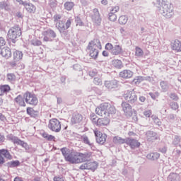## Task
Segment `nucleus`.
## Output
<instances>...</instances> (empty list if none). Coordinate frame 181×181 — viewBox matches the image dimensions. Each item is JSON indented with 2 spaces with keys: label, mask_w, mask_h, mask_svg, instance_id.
Segmentation results:
<instances>
[{
  "label": "nucleus",
  "mask_w": 181,
  "mask_h": 181,
  "mask_svg": "<svg viewBox=\"0 0 181 181\" xmlns=\"http://www.w3.org/2000/svg\"><path fill=\"white\" fill-rule=\"evenodd\" d=\"M61 152L66 162H69V163L74 165L90 162L91 158H93V153L91 152L81 153L74 150H70L66 147L61 148Z\"/></svg>",
  "instance_id": "f257e3e1"
},
{
  "label": "nucleus",
  "mask_w": 181,
  "mask_h": 181,
  "mask_svg": "<svg viewBox=\"0 0 181 181\" xmlns=\"http://www.w3.org/2000/svg\"><path fill=\"white\" fill-rule=\"evenodd\" d=\"M103 49V45H101V41L98 38H95L88 42L86 47V51L88 52L90 57L96 60L98 57L99 50Z\"/></svg>",
  "instance_id": "f03ea898"
},
{
  "label": "nucleus",
  "mask_w": 181,
  "mask_h": 181,
  "mask_svg": "<svg viewBox=\"0 0 181 181\" xmlns=\"http://www.w3.org/2000/svg\"><path fill=\"white\" fill-rule=\"evenodd\" d=\"M95 112L99 117H112L117 112L115 107L108 103H104L95 108Z\"/></svg>",
  "instance_id": "7ed1b4c3"
},
{
  "label": "nucleus",
  "mask_w": 181,
  "mask_h": 181,
  "mask_svg": "<svg viewBox=\"0 0 181 181\" xmlns=\"http://www.w3.org/2000/svg\"><path fill=\"white\" fill-rule=\"evenodd\" d=\"M160 11L163 16L172 18L173 16V6L168 0H158Z\"/></svg>",
  "instance_id": "20e7f679"
},
{
  "label": "nucleus",
  "mask_w": 181,
  "mask_h": 181,
  "mask_svg": "<svg viewBox=\"0 0 181 181\" xmlns=\"http://www.w3.org/2000/svg\"><path fill=\"white\" fill-rule=\"evenodd\" d=\"M21 36H22V30L19 26L16 25L11 28L7 33V37L12 43H16L18 38L21 37Z\"/></svg>",
  "instance_id": "39448f33"
},
{
  "label": "nucleus",
  "mask_w": 181,
  "mask_h": 181,
  "mask_svg": "<svg viewBox=\"0 0 181 181\" xmlns=\"http://www.w3.org/2000/svg\"><path fill=\"white\" fill-rule=\"evenodd\" d=\"M23 97L26 104H28L29 105L36 107V105L39 104V100L35 93L27 91L23 94Z\"/></svg>",
  "instance_id": "423d86ee"
},
{
  "label": "nucleus",
  "mask_w": 181,
  "mask_h": 181,
  "mask_svg": "<svg viewBox=\"0 0 181 181\" xmlns=\"http://www.w3.org/2000/svg\"><path fill=\"white\" fill-rule=\"evenodd\" d=\"M105 49L110 52L112 56H119L124 53V49L122 47L119 45H115V46L112 44L108 42L105 45Z\"/></svg>",
  "instance_id": "0eeeda50"
},
{
  "label": "nucleus",
  "mask_w": 181,
  "mask_h": 181,
  "mask_svg": "<svg viewBox=\"0 0 181 181\" xmlns=\"http://www.w3.org/2000/svg\"><path fill=\"white\" fill-rule=\"evenodd\" d=\"M71 23H73V18H69L65 23H64L63 21H59L57 22L56 28L61 33H66V30H67V29H69V28L71 26Z\"/></svg>",
  "instance_id": "6e6552de"
},
{
  "label": "nucleus",
  "mask_w": 181,
  "mask_h": 181,
  "mask_svg": "<svg viewBox=\"0 0 181 181\" xmlns=\"http://www.w3.org/2000/svg\"><path fill=\"white\" fill-rule=\"evenodd\" d=\"M123 98L127 103H129V104H135V103L138 101V96L134 90L124 91Z\"/></svg>",
  "instance_id": "1a4fd4ad"
},
{
  "label": "nucleus",
  "mask_w": 181,
  "mask_h": 181,
  "mask_svg": "<svg viewBox=\"0 0 181 181\" xmlns=\"http://www.w3.org/2000/svg\"><path fill=\"white\" fill-rule=\"evenodd\" d=\"M98 168V163L96 161L93 162H86L79 166L81 170H91L92 172H95Z\"/></svg>",
  "instance_id": "9d476101"
},
{
  "label": "nucleus",
  "mask_w": 181,
  "mask_h": 181,
  "mask_svg": "<svg viewBox=\"0 0 181 181\" xmlns=\"http://www.w3.org/2000/svg\"><path fill=\"white\" fill-rule=\"evenodd\" d=\"M48 128L53 132L62 131V123L57 119H51L48 124Z\"/></svg>",
  "instance_id": "9b49d317"
},
{
  "label": "nucleus",
  "mask_w": 181,
  "mask_h": 181,
  "mask_svg": "<svg viewBox=\"0 0 181 181\" xmlns=\"http://www.w3.org/2000/svg\"><path fill=\"white\" fill-rule=\"evenodd\" d=\"M122 111L127 117H132V114H136V110L132 109V106L127 102H122L121 104Z\"/></svg>",
  "instance_id": "f8f14e48"
},
{
  "label": "nucleus",
  "mask_w": 181,
  "mask_h": 181,
  "mask_svg": "<svg viewBox=\"0 0 181 181\" xmlns=\"http://www.w3.org/2000/svg\"><path fill=\"white\" fill-rule=\"evenodd\" d=\"M42 36H44V42H52L56 37V33L52 29H49L42 33Z\"/></svg>",
  "instance_id": "ddd939ff"
},
{
  "label": "nucleus",
  "mask_w": 181,
  "mask_h": 181,
  "mask_svg": "<svg viewBox=\"0 0 181 181\" xmlns=\"http://www.w3.org/2000/svg\"><path fill=\"white\" fill-rule=\"evenodd\" d=\"M126 144L132 149H138V148L141 147V142H139V141H138L136 139L131 137H128L126 139Z\"/></svg>",
  "instance_id": "4468645a"
},
{
  "label": "nucleus",
  "mask_w": 181,
  "mask_h": 181,
  "mask_svg": "<svg viewBox=\"0 0 181 181\" xmlns=\"http://www.w3.org/2000/svg\"><path fill=\"white\" fill-rule=\"evenodd\" d=\"M95 136H96V141L100 145H104L107 141V134L101 133L100 131L94 130Z\"/></svg>",
  "instance_id": "2eb2a0df"
},
{
  "label": "nucleus",
  "mask_w": 181,
  "mask_h": 181,
  "mask_svg": "<svg viewBox=\"0 0 181 181\" xmlns=\"http://www.w3.org/2000/svg\"><path fill=\"white\" fill-rule=\"evenodd\" d=\"M110 118L111 117L108 116H103V117L98 118L96 122L97 127H107V125H110Z\"/></svg>",
  "instance_id": "dca6fc26"
},
{
  "label": "nucleus",
  "mask_w": 181,
  "mask_h": 181,
  "mask_svg": "<svg viewBox=\"0 0 181 181\" xmlns=\"http://www.w3.org/2000/svg\"><path fill=\"white\" fill-rule=\"evenodd\" d=\"M93 13L94 15L92 16L93 22H94L95 25H98V26H100L101 25L103 19L101 18V16L100 15V11H98V8H94Z\"/></svg>",
  "instance_id": "f3484780"
},
{
  "label": "nucleus",
  "mask_w": 181,
  "mask_h": 181,
  "mask_svg": "<svg viewBox=\"0 0 181 181\" xmlns=\"http://www.w3.org/2000/svg\"><path fill=\"white\" fill-rule=\"evenodd\" d=\"M119 77L124 80H128L134 77V72L129 69H124L119 72Z\"/></svg>",
  "instance_id": "a211bd4d"
},
{
  "label": "nucleus",
  "mask_w": 181,
  "mask_h": 181,
  "mask_svg": "<svg viewBox=\"0 0 181 181\" xmlns=\"http://www.w3.org/2000/svg\"><path fill=\"white\" fill-rule=\"evenodd\" d=\"M83 117L80 113H74L72 114V117L71 118V124H80L83 119Z\"/></svg>",
  "instance_id": "6ab92c4d"
},
{
  "label": "nucleus",
  "mask_w": 181,
  "mask_h": 181,
  "mask_svg": "<svg viewBox=\"0 0 181 181\" xmlns=\"http://www.w3.org/2000/svg\"><path fill=\"white\" fill-rule=\"evenodd\" d=\"M105 86L108 90H112V88H117L118 87V81L112 79L111 81H105Z\"/></svg>",
  "instance_id": "aec40b11"
},
{
  "label": "nucleus",
  "mask_w": 181,
  "mask_h": 181,
  "mask_svg": "<svg viewBox=\"0 0 181 181\" xmlns=\"http://www.w3.org/2000/svg\"><path fill=\"white\" fill-rule=\"evenodd\" d=\"M146 138H147V141H148V142H153V141H156V140L159 139V136H158L156 133H155L152 131L148 132L146 133Z\"/></svg>",
  "instance_id": "412c9836"
},
{
  "label": "nucleus",
  "mask_w": 181,
  "mask_h": 181,
  "mask_svg": "<svg viewBox=\"0 0 181 181\" xmlns=\"http://www.w3.org/2000/svg\"><path fill=\"white\" fill-rule=\"evenodd\" d=\"M1 55L2 57H4V59H9V57L12 56L11 48L8 47H4L1 51Z\"/></svg>",
  "instance_id": "4be33fe9"
},
{
  "label": "nucleus",
  "mask_w": 181,
  "mask_h": 181,
  "mask_svg": "<svg viewBox=\"0 0 181 181\" xmlns=\"http://www.w3.org/2000/svg\"><path fill=\"white\" fill-rule=\"evenodd\" d=\"M171 49L175 52H181V42L179 40H175L171 43Z\"/></svg>",
  "instance_id": "5701e85b"
},
{
  "label": "nucleus",
  "mask_w": 181,
  "mask_h": 181,
  "mask_svg": "<svg viewBox=\"0 0 181 181\" xmlns=\"http://www.w3.org/2000/svg\"><path fill=\"white\" fill-rule=\"evenodd\" d=\"M24 7L29 13H35L36 12V6L32 3H25Z\"/></svg>",
  "instance_id": "b1692460"
},
{
  "label": "nucleus",
  "mask_w": 181,
  "mask_h": 181,
  "mask_svg": "<svg viewBox=\"0 0 181 181\" xmlns=\"http://www.w3.org/2000/svg\"><path fill=\"white\" fill-rule=\"evenodd\" d=\"M15 102L18 105H20V107H26V103H25V98L21 95H18L15 98Z\"/></svg>",
  "instance_id": "393cba45"
},
{
  "label": "nucleus",
  "mask_w": 181,
  "mask_h": 181,
  "mask_svg": "<svg viewBox=\"0 0 181 181\" xmlns=\"http://www.w3.org/2000/svg\"><path fill=\"white\" fill-rule=\"evenodd\" d=\"M11 91V86L9 85H1L0 86V96L4 94H8Z\"/></svg>",
  "instance_id": "a878e982"
},
{
  "label": "nucleus",
  "mask_w": 181,
  "mask_h": 181,
  "mask_svg": "<svg viewBox=\"0 0 181 181\" xmlns=\"http://www.w3.org/2000/svg\"><path fill=\"white\" fill-rule=\"evenodd\" d=\"M13 57L15 62H21L23 58V53L21 51L16 50L13 54Z\"/></svg>",
  "instance_id": "bb28decb"
},
{
  "label": "nucleus",
  "mask_w": 181,
  "mask_h": 181,
  "mask_svg": "<svg viewBox=\"0 0 181 181\" xmlns=\"http://www.w3.org/2000/svg\"><path fill=\"white\" fill-rule=\"evenodd\" d=\"M0 153H1V155L4 156L6 159H8V160H12V155H11V153L7 149H1Z\"/></svg>",
  "instance_id": "cd10ccee"
},
{
  "label": "nucleus",
  "mask_w": 181,
  "mask_h": 181,
  "mask_svg": "<svg viewBox=\"0 0 181 181\" xmlns=\"http://www.w3.org/2000/svg\"><path fill=\"white\" fill-rule=\"evenodd\" d=\"M160 157V154L159 153H151L147 155V159H150V160H156V159H159Z\"/></svg>",
  "instance_id": "c85d7f7f"
},
{
  "label": "nucleus",
  "mask_w": 181,
  "mask_h": 181,
  "mask_svg": "<svg viewBox=\"0 0 181 181\" xmlns=\"http://www.w3.org/2000/svg\"><path fill=\"white\" fill-rule=\"evenodd\" d=\"M27 114L28 115H30V117H36L37 116V114H39V112L33 110V107H27Z\"/></svg>",
  "instance_id": "c756f323"
},
{
  "label": "nucleus",
  "mask_w": 181,
  "mask_h": 181,
  "mask_svg": "<svg viewBox=\"0 0 181 181\" xmlns=\"http://www.w3.org/2000/svg\"><path fill=\"white\" fill-rule=\"evenodd\" d=\"M112 64L113 67L116 69H122V61L119 59H114L112 61Z\"/></svg>",
  "instance_id": "7c9ffc66"
},
{
  "label": "nucleus",
  "mask_w": 181,
  "mask_h": 181,
  "mask_svg": "<svg viewBox=\"0 0 181 181\" xmlns=\"http://www.w3.org/2000/svg\"><path fill=\"white\" fill-rule=\"evenodd\" d=\"M113 142L114 144H119V145L122 144H127V139H122L119 136H115L113 138Z\"/></svg>",
  "instance_id": "2f4dec72"
},
{
  "label": "nucleus",
  "mask_w": 181,
  "mask_h": 181,
  "mask_svg": "<svg viewBox=\"0 0 181 181\" xmlns=\"http://www.w3.org/2000/svg\"><path fill=\"white\" fill-rule=\"evenodd\" d=\"M64 8L66 11H71L74 8V2L73 1H66L64 4Z\"/></svg>",
  "instance_id": "473e14b6"
},
{
  "label": "nucleus",
  "mask_w": 181,
  "mask_h": 181,
  "mask_svg": "<svg viewBox=\"0 0 181 181\" xmlns=\"http://www.w3.org/2000/svg\"><path fill=\"white\" fill-rule=\"evenodd\" d=\"M17 145H20L21 146H22V148H24L26 151H29L30 149L29 144H28V143L21 139L18 141V143H17Z\"/></svg>",
  "instance_id": "72a5a7b5"
},
{
  "label": "nucleus",
  "mask_w": 181,
  "mask_h": 181,
  "mask_svg": "<svg viewBox=\"0 0 181 181\" xmlns=\"http://www.w3.org/2000/svg\"><path fill=\"white\" fill-rule=\"evenodd\" d=\"M42 136L47 141H54L56 139V137H54V136L48 134L46 132L42 133Z\"/></svg>",
  "instance_id": "f704fd0d"
},
{
  "label": "nucleus",
  "mask_w": 181,
  "mask_h": 181,
  "mask_svg": "<svg viewBox=\"0 0 181 181\" xmlns=\"http://www.w3.org/2000/svg\"><path fill=\"white\" fill-rule=\"evenodd\" d=\"M135 56L137 57H142V56H144V50L139 47H136Z\"/></svg>",
  "instance_id": "c9c22d12"
},
{
  "label": "nucleus",
  "mask_w": 181,
  "mask_h": 181,
  "mask_svg": "<svg viewBox=\"0 0 181 181\" xmlns=\"http://www.w3.org/2000/svg\"><path fill=\"white\" fill-rule=\"evenodd\" d=\"M128 22V17L127 16H122L119 18V23L120 25H125Z\"/></svg>",
  "instance_id": "e433bc0d"
},
{
  "label": "nucleus",
  "mask_w": 181,
  "mask_h": 181,
  "mask_svg": "<svg viewBox=\"0 0 181 181\" xmlns=\"http://www.w3.org/2000/svg\"><path fill=\"white\" fill-rule=\"evenodd\" d=\"M8 81H15L16 79V76L14 75V74L10 73L7 74L6 75Z\"/></svg>",
  "instance_id": "4c0bfd02"
},
{
  "label": "nucleus",
  "mask_w": 181,
  "mask_h": 181,
  "mask_svg": "<svg viewBox=\"0 0 181 181\" xmlns=\"http://www.w3.org/2000/svg\"><path fill=\"white\" fill-rule=\"evenodd\" d=\"M8 139H9L10 141H12L13 144H18V143L19 141H20V139H19L18 137H16V136H13V135H12V134H11V135L8 136Z\"/></svg>",
  "instance_id": "58836bf2"
},
{
  "label": "nucleus",
  "mask_w": 181,
  "mask_h": 181,
  "mask_svg": "<svg viewBox=\"0 0 181 181\" xmlns=\"http://www.w3.org/2000/svg\"><path fill=\"white\" fill-rule=\"evenodd\" d=\"M109 20H110L111 22H115V21H117V14L109 13Z\"/></svg>",
  "instance_id": "ea45409f"
},
{
  "label": "nucleus",
  "mask_w": 181,
  "mask_h": 181,
  "mask_svg": "<svg viewBox=\"0 0 181 181\" xmlns=\"http://www.w3.org/2000/svg\"><path fill=\"white\" fill-rule=\"evenodd\" d=\"M93 83L96 86H101V84H103V81H101V78L95 77L93 80Z\"/></svg>",
  "instance_id": "a19ab883"
},
{
  "label": "nucleus",
  "mask_w": 181,
  "mask_h": 181,
  "mask_svg": "<svg viewBox=\"0 0 181 181\" xmlns=\"http://www.w3.org/2000/svg\"><path fill=\"white\" fill-rule=\"evenodd\" d=\"M119 11V6H115L114 7L112 8V9L110 10V13H113V14H116L117 12Z\"/></svg>",
  "instance_id": "79ce46f5"
},
{
  "label": "nucleus",
  "mask_w": 181,
  "mask_h": 181,
  "mask_svg": "<svg viewBox=\"0 0 181 181\" xmlns=\"http://www.w3.org/2000/svg\"><path fill=\"white\" fill-rule=\"evenodd\" d=\"M6 45V40L4 37H0V50Z\"/></svg>",
  "instance_id": "37998d69"
},
{
  "label": "nucleus",
  "mask_w": 181,
  "mask_h": 181,
  "mask_svg": "<svg viewBox=\"0 0 181 181\" xmlns=\"http://www.w3.org/2000/svg\"><path fill=\"white\" fill-rule=\"evenodd\" d=\"M144 117H146V118H150L151 115H152V110H145L144 112H143Z\"/></svg>",
  "instance_id": "c03bdc74"
},
{
  "label": "nucleus",
  "mask_w": 181,
  "mask_h": 181,
  "mask_svg": "<svg viewBox=\"0 0 181 181\" xmlns=\"http://www.w3.org/2000/svg\"><path fill=\"white\" fill-rule=\"evenodd\" d=\"M0 8L1 9H6V11H8V4L5 1L0 2Z\"/></svg>",
  "instance_id": "a18cd8bd"
},
{
  "label": "nucleus",
  "mask_w": 181,
  "mask_h": 181,
  "mask_svg": "<svg viewBox=\"0 0 181 181\" xmlns=\"http://www.w3.org/2000/svg\"><path fill=\"white\" fill-rule=\"evenodd\" d=\"M97 115H90V120L92 121V122L93 124H95V125H97Z\"/></svg>",
  "instance_id": "49530a36"
},
{
  "label": "nucleus",
  "mask_w": 181,
  "mask_h": 181,
  "mask_svg": "<svg viewBox=\"0 0 181 181\" xmlns=\"http://www.w3.org/2000/svg\"><path fill=\"white\" fill-rule=\"evenodd\" d=\"M83 142H84V144L89 145V146H93V144H91V142H90V140L88 139V137H87V136L83 137Z\"/></svg>",
  "instance_id": "de8ad7c7"
},
{
  "label": "nucleus",
  "mask_w": 181,
  "mask_h": 181,
  "mask_svg": "<svg viewBox=\"0 0 181 181\" xmlns=\"http://www.w3.org/2000/svg\"><path fill=\"white\" fill-rule=\"evenodd\" d=\"M53 18H54V22H59V21L62 19V15L55 14Z\"/></svg>",
  "instance_id": "09e8293b"
},
{
  "label": "nucleus",
  "mask_w": 181,
  "mask_h": 181,
  "mask_svg": "<svg viewBox=\"0 0 181 181\" xmlns=\"http://www.w3.org/2000/svg\"><path fill=\"white\" fill-rule=\"evenodd\" d=\"M10 165H11V166H13V168L19 166V161L18 160L11 161L10 163Z\"/></svg>",
  "instance_id": "8fccbe9b"
},
{
  "label": "nucleus",
  "mask_w": 181,
  "mask_h": 181,
  "mask_svg": "<svg viewBox=\"0 0 181 181\" xmlns=\"http://www.w3.org/2000/svg\"><path fill=\"white\" fill-rule=\"evenodd\" d=\"M84 24L83 23V21H81V19L77 18L76 20V26H83Z\"/></svg>",
  "instance_id": "3c124183"
},
{
  "label": "nucleus",
  "mask_w": 181,
  "mask_h": 181,
  "mask_svg": "<svg viewBox=\"0 0 181 181\" xmlns=\"http://www.w3.org/2000/svg\"><path fill=\"white\" fill-rule=\"evenodd\" d=\"M54 181H64L63 177H59V176H55L53 179Z\"/></svg>",
  "instance_id": "603ef678"
},
{
  "label": "nucleus",
  "mask_w": 181,
  "mask_h": 181,
  "mask_svg": "<svg viewBox=\"0 0 181 181\" xmlns=\"http://www.w3.org/2000/svg\"><path fill=\"white\" fill-rule=\"evenodd\" d=\"M168 149L166 147H162L159 148V152H161V153H166Z\"/></svg>",
  "instance_id": "864d4df0"
},
{
  "label": "nucleus",
  "mask_w": 181,
  "mask_h": 181,
  "mask_svg": "<svg viewBox=\"0 0 181 181\" xmlns=\"http://www.w3.org/2000/svg\"><path fill=\"white\" fill-rule=\"evenodd\" d=\"M16 63H18V62L13 60V62L9 63V65L11 67H16Z\"/></svg>",
  "instance_id": "5fc2aeb1"
},
{
  "label": "nucleus",
  "mask_w": 181,
  "mask_h": 181,
  "mask_svg": "<svg viewBox=\"0 0 181 181\" xmlns=\"http://www.w3.org/2000/svg\"><path fill=\"white\" fill-rule=\"evenodd\" d=\"M16 16L17 18H21V19L23 18V14L21 11L17 12Z\"/></svg>",
  "instance_id": "6e6d98bb"
},
{
  "label": "nucleus",
  "mask_w": 181,
  "mask_h": 181,
  "mask_svg": "<svg viewBox=\"0 0 181 181\" xmlns=\"http://www.w3.org/2000/svg\"><path fill=\"white\" fill-rule=\"evenodd\" d=\"M1 155V153H0V165H2L3 163H5V158H4Z\"/></svg>",
  "instance_id": "4d7b16f0"
},
{
  "label": "nucleus",
  "mask_w": 181,
  "mask_h": 181,
  "mask_svg": "<svg viewBox=\"0 0 181 181\" xmlns=\"http://www.w3.org/2000/svg\"><path fill=\"white\" fill-rule=\"evenodd\" d=\"M171 108H174V110H177V103H171Z\"/></svg>",
  "instance_id": "13d9d810"
},
{
  "label": "nucleus",
  "mask_w": 181,
  "mask_h": 181,
  "mask_svg": "<svg viewBox=\"0 0 181 181\" xmlns=\"http://www.w3.org/2000/svg\"><path fill=\"white\" fill-rule=\"evenodd\" d=\"M16 2H18L20 5H23V6H25V4H26L25 2H24L23 0H16Z\"/></svg>",
  "instance_id": "bf43d9fd"
},
{
  "label": "nucleus",
  "mask_w": 181,
  "mask_h": 181,
  "mask_svg": "<svg viewBox=\"0 0 181 181\" xmlns=\"http://www.w3.org/2000/svg\"><path fill=\"white\" fill-rule=\"evenodd\" d=\"M0 142H5V136L0 134Z\"/></svg>",
  "instance_id": "052dcab7"
},
{
  "label": "nucleus",
  "mask_w": 181,
  "mask_h": 181,
  "mask_svg": "<svg viewBox=\"0 0 181 181\" xmlns=\"http://www.w3.org/2000/svg\"><path fill=\"white\" fill-rule=\"evenodd\" d=\"M0 119L1 121H5V119H6V117H5V115H2V113H0Z\"/></svg>",
  "instance_id": "680f3d73"
},
{
  "label": "nucleus",
  "mask_w": 181,
  "mask_h": 181,
  "mask_svg": "<svg viewBox=\"0 0 181 181\" xmlns=\"http://www.w3.org/2000/svg\"><path fill=\"white\" fill-rule=\"evenodd\" d=\"M109 54H110L107 51H103V56H104L105 57H108Z\"/></svg>",
  "instance_id": "e2e57ef3"
},
{
  "label": "nucleus",
  "mask_w": 181,
  "mask_h": 181,
  "mask_svg": "<svg viewBox=\"0 0 181 181\" xmlns=\"http://www.w3.org/2000/svg\"><path fill=\"white\" fill-rule=\"evenodd\" d=\"M145 100H146V98L144 96H140L139 97V100L141 102V103H145Z\"/></svg>",
  "instance_id": "0e129e2a"
},
{
  "label": "nucleus",
  "mask_w": 181,
  "mask_h": 181,
  "mask_svg": "<svg viewBox=\"0 0 181 181\" xmlns=\"http://www.w3.org/2000/svg\"><path fill=\"white\" fill-rule=\"evenodd\" d=\"M14 181H23V179H22L21 177H16L14 178Z\"/></svg>",
  "instance_id": "69168bd1"
},
{
  "label": "nucleus",
  "mask_w": 181,
  "mask_h": 181,
  "mask_svg": "<svg viewBox=\"0 0 181 181\" xmlns=\"http://www.w3.org/2000/svg\"><path fill=\"white\" fill-rule=\"evenodd\" d=\"M101 4H102V5H108V1L107 0H102Z\"/></svg>",
  "instance_id": "338daca9"
},
{
  "label": "nucleus",
  "mask_w": 181,
  "mask_h": 181,
  "mask_svg": "<svg viewBox=\"0 0 181 181\" xmlns=\"http://www.w3.org/2000/svg\"><path fill=\"white\" fill-rule=\"evenodd\" d=\"M33 181H41V178L40 177H35Z\"/></svg>",
  "instance_id": "774afa93"
}]
</instances>
